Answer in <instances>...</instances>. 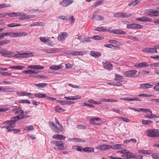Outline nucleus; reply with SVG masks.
Here are the masks:
<instances>
[{
  "label": "nucleus",
  "mask_w": 159,
  "mask_h": 159,
  "mask_svg": "<svg viewBox=\"0 0 159 159\" xmlns=\"http://www.w3.org/2000/svg\"><path fill=\"white\" fill-rule=\"evenodd\" d=\"M28 67L29 68L34 69H43L44 68L43 66L38 65H29L28 66Z\"/></svg>",
  "instance_id": "25"
},
{
  "label": "nucleus",
  "mask_w": 159,
  "mask_h": 159,
  "mask_svg": "<svg viewBox=\"0 0 159 159\" xmlns=\"http://www.w3.org/2000/svg\"><path fill=\"white\" fill-rule=\"evenodd\" d=\"M149 72L148 71H146L145 70H142L140 71L139 72V74H142L143 75H148L149 74Z\"/></svg>",
  "instance_id": "63"
},
{
  "label": "nucleus",
  "mask_w": 159,
  "mask_h": 159,
  "mask_svg": "<svg viewBox=\"0 0 159 159\" xmlns=\"http://www.w3.org/2000/svg\"><path fill=\"white\" fill-rule=\"evenodd\" d=\"M22 115H18L16 116L12 117L11 120L4 121L3 124H7V125H5L1 127L2 128H6L7 129V132H8L12 131L13 129V128L12 127V125H15L16 122L19 120L25 119L29 117L28 116L24 115V114H22Z\"/></svg>",
  "instance_id": "1"
},
{
  "label": "nucleus",
  "mask_w": 159,
  "mask_h": 159,
  "mask_svg": "<svg viewBox=\"0 0 159 159\" xmlns=\"http://www.w3.org/2000/svg\"><path fill=\"white\" fill-rule=\"evenodd\" d=\"M152 156L153 159H159V154L154 153L152 154Z\"/></svg>",
  "instance_id": "56"
},
{
  "label": "nucleus",
  "mask_w": 159,
  "mask_h": 159,
  "mask_svg": "<svg viewBox=\"0 0 159 159\" xmlns=\"http://www.w3.org/2000/svg\"><path fill=\"white\" fill-rule=\"evenodd\" d=\"M83 150L84 152L88 153L93 152L94 151V149L93 148L88 147H84Z\"/></svg>",
  "instance_id": "26"
},
{
  "label": "nucleus",
  "mask_w": 159,
  "mask_h": 159,
  "mask_svg": "<svg viewBox=\"0 0 159 159\" xmlns=\"http://www.w3.org/2000/svg\"><path fill=\"white\" fill-rule=\"evenodd\" d=\"M0 54L4 57H10L12 56V52L8 51L6 48H3L0 50Z\"/></svg>",
  "instance_id": "5"
},
{
  "label": "nucleus",
  "mask_w": 159,
  "mask_h": 159,
  "mask_svg": "<svg viewBox=\"0 0 159 159\" xmlns=\"http://www.w3.org/2000/svg\"><path fill=\"white\" fill-rule=\"evenodd\" d=\"M31 54L29 53H24L23 54H21V58H27L28 57H29L31 56Z\"/></svg>",
  "instance_id": "42"
},
{
  "label": "nucleus",
  "mask_w": 159,
  "mask_h": 159,
  "mask_svg": "<svg viewBox=\"0 0 159 159\" xmlns=\"http://www.w3.org/2000/svg\"><path fill=\"white\" fill-rule=\"evenodd\" d=\"M136 20L138 21H142L143 22H151L152 21L151 19L147 16H144L142 18H136Z\"/></svg>",
  "instance_id": "17"
},
{
  "label": "nucleus",
  "mask_w": 159,
  "mask_h": 159,
  "mask_svg": "<svg viewBox=\"0 0 159 159\" xmlns=\"http://www.w3.org/2000/svg\"><path fill=\"white\" fill-rule=\"evenodd\" d=\"M108 42L111 44H114L119 46L122 45L121 43L115 40H109Z\"/></svg>",
  "instance_id": "33"
},
{
  "label": "nucleus",
  "mask_w": 159,
  "mask_h": 159,
  "mask_svg": "<svg viewBox=\"0 0 159 159\" xmlns=\"http://www.w3.org/2000/svg\"><path fill=\"white\" fill-rule=\"evenodd\" d=\"M91 39H93L95 40H102L104 39V38L98 35H96L91 37Z\"/></svg>",
  "instance_id": "47"
},
{
  "label": "nucleus",
  "mask_w": 159,
  "mask_h": 159,
  "mask_svg": "<svg viewBox=\"0 0 159 159\" xmlns=\"http://www.w3.org/2000/svg\"><path fill=\"white\" fill-rule=\"evenodd\" d=\"M134 24H128L127 26V28L129 29H134Z\"/></svg>",
  "instance_id": "55"
},
{
  "label": "nucleus",
  "mask_w": 159,
  "mask_h": 159,
  "mask_svg": "<svg viewBox=\"0 0 159 159\" xmlns=\"http://www.w3.org/2000/svg\"><path fill=\"white\" fill-rule=\"evenodd\" d=\"M103 2V1L102 0H100L98 2H96L94 4V5L95 6H99L102 4Z\"/></svg>",
  "instance_id": "64"
},
{
  "label": "nucleus",
  "mask_w": 159,
  "mask_h": 159,
  "mask_svg": "<svg viewBox=\"0 0 159 159\" xmlns=\"http://www.w3.org/2000/svg\"><path fill=\"white\" fill-rule=\"evenodd\" d=\"M122 147L121 145L120 144H116L113 146V148L116 149H121Z\"/></svg>",
  "instance_id": "57"
},
{
  "label": "nucleus",
  "mask_w": 159,
  "mask_h": 159,
  "mask_svg": "<svg viewBox=\"0 0 159 159\" xmlns=\"http://www.w3.org/2000/svg\"><path fill=\"white\" fill-rule=\"evenodd\" d=\"M77 39H78L81 41L82 43H84L85 42V36L83 35H81L78 36Z\"/></svg>",
  "instance_id": "48"
},
{
  "label": "nucleus",
  "mask_w": 159,
  "mask_h": 159,
  "mask_svg": "<svg viewBox=\"0 0 159 159\" xmlns=\"http://www.w3.org/2000/svg\"><path fill=\"white\" fill-rule=\"evenodd\" d=\"M34 85L39 88H44L47 85V84L45 83H43L42 84L40 83L38 84H34Z\"/></svg>",
  "instance_id": "35"
},
{
  "label": "nucleus",
  "mask_w": 159,
  "mask_h": 159,
  "mask_svg": "<svg viewBox=\"0 0 159 159\" xmlns=\"http://www.w3.org/2000/svg\"><path fill=\"white\" fill-rule=\"evenodd\" d=\"M16 37L18 36H26L27 34L24 32L16 33Z\"/></svg>",
  "instance_id": "45"
},
{
  "label": "nucleus",
  "mask_w": 159,
  "mask_h": 159,
  "mask_svg": "<svg viewBox=\"0 0 159 159\" xmlns=\"http://www.w3.org/2000/svg\"><path fill=\"white\" fill-rule=\"evenodd\" d=\"M74 2L73 0H63L59 3V5L63 7H66L72 4Z\"/></svg>",
  "instance_id": "7"
},
{
  "label": "nucleus",
  "mask_w": 159,
  "mask_h": 159,
  "mask_svg": "<svg viewBox=\"0 0 159 159\" xmlns=\"http://www.w3.org/2000/svg\"><path fill=\"white\" fill-rule=\"evenodd\" d=\"M109 28L107 27L104 28L103 26L100 27H98L94 29V30H97L99 31H102V32H105V31H108L109 32Z\"/></svg>",
  "instance_id": "22"
},
{
  "label": "nucleus",
  "mask_w": 159,
  "mask_h": 159,
  "mask_svg": "<svg viewBox=\"0 0 159 159\" xmlns=\"http://www.w3.org/2000/svg\"><path fill=\"white\" fill-rule=\"evenodd\" d=\"M49 124L51 126L53 131L55 133H59L62 131L63 128L61 125H58V126H57L53 122H50Z\"/></svg>",
  "instance_id": "3"
},
{
  "label": "nucleus",
  "mask_w": 159,
  "mask_h": 159,
  "mask_svg": "<svg viewBox=\"0 0 159 159\" xmlns=\"http://www.w3.org/2000/svg\"><path fill=\"white\" fill-rule=\"evenodd\" d=\"M113 16L116 18H121V12H119L114 13Z\"/></svg>",
  "instance_id": "52"
},
{
  "label": "nucleus",
  "mask_w": 159,
  "mask_h": 159,
  "mask_svg": "<svg viewBox=\"0 0 159 159\" xmlns=\"http://www.w3.org/2000/svg\"><path fill=\"white\" fill-rule=\"evenodd\" d=\"M92 19H95L96 20H104V18L102 16H100L95 15L94 13L93 14Z\"/></svg>",
  "instance_id": "24"
},
{
  "label": "nucleus",
  "mask_w": 159,
  "mask_h": 159,
  "mask_svg": "<svg viewBox=\"0 0 159 159\" xmlns=\"http://www.w3.org/2000/svg\"><path fill=\"white\" fill-rule=\"evenodd\" d=\"M68 34L66 32H63L59 34L57 37L58 41H63L65 40Z\"/></svg>",
  "instance_id": "9"
},
{
  "label": "nucleus",
  "mask_w": 159,
  "mask_h": 159,
  "mask_svg": "<svg viewBox=\"0 0 159 159\" xmlns=\"http://www.w3.org/2000/svg\"><path fill=\"white\" fill-rule=\"evenodd\" d=\"M101 119L100 118L93 117L90 119L89 123L93 125H98L96 122L100 121Z\"/></svg>",
  "instance_id": "18"
},
{
  "label": "nucleus",
  "mask_w": 159,
  "mask_h": 159,
  "mask_svg": "<svg viewBox=\"0 0 159 159\" xmlns=\"http://www.w3.org/2000/svg\"><path fill=\"white\" fill-rule=\"evenodd\" d=\"M85 51H71L69 53V54H72L73 56H82L83 54H85Z\"/></svg>",
  "instance_id": "14"
},
{
  "label": "nucleus",
  "mask_w": 159,
  "mask_h": 159,
  "mask_svg": "<svg viewBox=\"0 0 159 159\" xmlns=\"http://www.w3.org/2000/svg\"><path fill=\"white\" fill-rule=\"evenodd\" d=\"M150 50L149 53H155L157 52V48H150Z\"/></svg>",
  "instance_id": "59"
},
{
  "label": "nucleus",
  "mask_w": 159,
  "mask_h": 159,
  "mask_svg": "<svg viewBox=\"0 0 159 159\" xmlns=\"http://www.w3.org/2000/svg\"><path fill=\"white\" fill-rule=\"evenodd\" d=\"M137 72V71L135 70H129L125 73V77H133Z\"/></svg>",
  "instance_id": "8"
},
{
  "label": "nucleus",
  "mask_w": 159,
  "mask_h": 159,
  "mask_svg": "<svg viewBox=\"0 0 159 159\" xmlns=\"http://www.w3.org/2000/svg\"><path fill=\"white\" fill-rule=\"evenodd\" d=\"M30 72V74H37L38 73H39L40 72V71L39 70H29Z\"/></svg>",
  "instance_id": "62"
},
{
  "label": "nucleus",
  "mask_w": 159,
  "mask_h": 159,
  "mask_svg": "<svg viewBox=\"0 0 159 159\" xmlns=\"http://www.w3.org/2000/svg\"><path fill=\"white\" fill-rule=\"evenodd\" d=\"M21 25H20L17 23H12L7 25V26L9 27H13L15 26H21Z\"/></svg>",
  "instance_id": "44"
},
{
  "label": "nucleus",
  "mask_w": 159,
  "mask_h": 159,
  "mask_svg": "<svg viewBox=\"0 0 159 159\" xmlns=\"http://www.w3.org/2000/svg\"><path fill=\"white\" fill-rule=\"evenodd\" d=\"M82 146H73L72 148L73 149H75L77 151L80 152L83 151V148H82Z\"/></svg>",
  "instance_id": "29"
},
{
  "label": "nucleus",
  "mask_w": 159,
  "mask_h": 159,
  "mask_svg": "<svg viewBox=\"0 0 159 159\" xmlns=\"http://www.w3.org/2000/svg\"><path fill=\"white\" fill-rule=\"evenodd\" d=\"M64 66L61 65H53L50 67V69L52 70H57L63 68Z\"/></svg>",
  "instance_id": "27"
},
{
  "label": "nucleus",
  "mask_w": 159,
  "mask_h": 159,
  "mask_svg": "<svg viewBox=\"0 0 159 159\" xmlns=\"http://www.w3.org/2000/svg\"><path fill=\"white\" fill-rule=\"evenodd\" d=\"M34 95L35 97H37L39 98L47 97V95L45 94L36 93L34 94Z\"/></svg>",
  "instance_id": "32"
},
{
  "label": "nucleus",
  "mask_w": 159,
  "mask_h": 159,
  "mask_svg": "<svg viewBox=\"0 0 159 159\" xmlns=\"http://www.w3.org/2000/svg\"><path fill=\"white\" fill-rule=\"evenodd\" d=\"M147 136L150 137H159V129H149L148 131Z\"/></svg>",
  "instance_id": "4"
},
{
  "label": "nucleus",
  "mask_w": 159,
  "mask_h": 159,
  "mask_svg": "<svg viewBox=\"0 0 159 159\" xmlns=\"http://www.w3.org/2000/svg\"><path fill=\"white\" fill-rule=\"evenodd\" d=\"M11 43V41L9 40H5L0 41V45H3L8 44Z\"/></svg>",
  "instance_id": "37"
},
{
  "label": "nucleus",
  "mask_w": 159,
  "mask_h": 159,
  "mask_svg": "<svg viewBox=\"0 0 159 159\" xmlns=\"http://www.w3.org/2000/svg\"><path fill=\"white\" fill-rule=\"evenodd\" d=\"M5 14L11 17H17L21 15V13L19 12H6Z\"/></svg>",
  "instance_id": "20"
},
{
  "label": "nucleus",
  "mask_w": 159,
  "mask_h": 159,
  "mask_svg": "<svg viewBox=\"0 0 159 159\" xmlns=\"http://www.w3.org/2000/svg\"><path fill=\"white\" fill-rule=\"evenodd\" d=\"M44 52L48 53H58L59 52V49L57 48H49L48 49H44L42 50Z\"/></svg>",
  "instance_id": "6"
},
{
  "label": "nucleus",
  "mask_w": 159,
  "mask_h": 159,
  "mask_svg": "<svg viewBox=\"0 0 159 159\" xmlns=\"http://www.w3.org/2000/svg\"><path fill=\"white\" fill-rule=\"evenodd\" d=\"M104 67L107 70H111L112 68V65L109 62L104 61L102 62Z\"/></svg>",
  "instance_id": "15"
},
{
  "label": "nucleus",
  "mask_w": 159,
  "mask_h": 159,
  "mask_svg": "<svg viewBox=\"0 0 159 159\" xmlns=\"http://www.w3.org/2000/svg\"><path fill=\"white\" fill-rule=\"evenodd\" d=\"M125 156L127 158H134L135 157V156L131 152L128 151L126 154Z\"/></svg>",
  "instance_id": "31"
},
{
  "label": "nucleus",
  "mask_w": 159,
  "mask_h": 159,
  "mask_svg": "<svg viewBox=\"0 0 159 159\" xmlns=\"http://www.w3.org/2000/svg\"><path fill=\"white\" fill-rule=\"evenodd\" d=\"M23 129L24 130L28 131L33 130L34 129V128L33 125H30L29 126L24 127Z\"/></svg>",
  "instance_id": "40"
},
{
  "label": "nucleus",
  "mask_w": 159,
  "mask_h": 159,
  "mask_svg": "<svg viewBox=\"0 0 159 159\" xmlns=\"http://www.w3.org/2000/svg\"><path fill=\"white\" fill-rule=\"evenodd\" d=\"M110 48L113 49L114 50L117 49L118 50L120 49V47L118 46H116L113 45H111Z\"/></svg>",
  "instance_id": "60"
},
{
  "label": "nucleus",
  "mask_w": 159,
  "mask_h": 159,
  "mask_svg": "<svg viewBox=\"0 0 159 159\" xmlns=\"http://www.w3.org/2000/svg\"><path fill=\"white\" fill-rule=\"evenodd\" d=\"M111 28H109V29H110ZM109 32L110 33H113L115 34H126V33L124 31H122L121 30H110L109 29Z\"/></svg>",
  "instance_id": "11"
},
{
  "label": "nucleus",
  "mask_w": 159,
  "mask_h": 159,
  "mask_svg": "<svg viewBox=\"0 0 159 159\" xmlns=\"http://www.w3.org/2000/svg\"><path fill=\"white\" fill-rule=\"evenodd\" d=\"M115 80H120L123 79L122 76L120 75H118L116 74L115 75Z\"/></svg>",
  "instance_id": "49"
},
{
  "label": "nucleus",
  "mask_w": 159,
  "mask_h": 159,
  "mask_svg": "<svg viewBox=\"0 0 159 159\" xmlns=\"http://www.w3.org/2000/svg\"><path fill=\"white\" fill-rule=\"evenodd\" d=\"M0 91L5 93L12 92L14 91V89L12 88H4L0 86Z\"/></svg>",
  "instance_id": "12"
},
{
  "label": "nucleus",
  "mask_w": 159,
  "mask_h": 159,
  "mask_svg": "<svg viewBox=\"0 0 159 159\" xmlns=\"http://www.w3.org/2000/svg\"><path fill=\"white\" fill-rule=\"evenodd\" d=\"M100 101L102 102H116L117 100H116L112 99L111 100L110 99H105V98H101L100 99Z\"/></svg>",
  "instance_id": "30"
},
{
  "label": "nucleus",
  "mask_w": 159,
  "mask_h": 159,
  "mask_svg": "<svg viewBox=\"0 0 159 159\" xmlns=\"http://www.w3.org/2000/svg\"><path fill=\"white\" fill-rule=\"evenodd\" d=\"M51 143L56 150H62L64 149V143L61 141H52Z\"/></svg>",
  "instance_id": "2"
},
{
  "label": "nucleus",
  "mask_w": 159,
  "mask_h": 159,
  "mask_svg": "<svg viewBox=\"0 0 159 159\" xmlns=\"http://www.w3.org/2000/svg\"><path fill=\"white\" fill-rule=\"evenodd\" d=\"M149 66L148 63L146 62H143L135 64L134 66L137 68H143L147 67Z\"/></svg>",
  "instance_id": "13"
},
{
  "label": "nucleus",
  "mask_w": 159,
  "mask_h": 159,
  "mask_svg": "<svg viewBox=\"0 0 159 159\" xmlns=\"http://www.w3.org/2000/svg\"><path fill=\"white\" fill-rule=\"evenodd\" d=\"M139 152L141 154H146L150 155V153L149 152V151L148 150H139Z\"/></svg>",
  "instance_id": "38"
},
{
  "label": "nucleus",
  "mask_w": 159,
  "mask_h": 159,
  "mask_svg": "<svg viewBox=\"0 0 159 159\" xmlns=\"http://www.w3.org/2000/svg\"><path fill=\"white\" fill-rule=\"evenodd\" d=\"M10 6V5H8L5 4V3H3L1 4H0V9L6 8Z\"/></svg>",
  "instance_id": "58"
},
{
  "label": "nucleus",
  "mask_w": 159,
  "mask_h": 159,
  "mask_svg": "<svg viewBox=\"0 0 159 159\" xmlns=\"http://www.w3.org/2000/svg\"><path fill=\"white\" fill-rule=\"evenodd\" d=\"M131 16V14L127 12H121V18H127Z\"/></svg>",
  "instance_id": "36"
},
{
  "label": "nucleus",
  "mask_w": 159,
  "mask_h": 159,
  "mask_svg": "<svg viewBox=\"0 0 159 159\" xmlns=\"http://www.w3.org/2000/svg\"><path fill=\"white\" fill-rule=\"evenodd\" d=\"M153 86V85L152 84L145 83L140 85V88L145 89L152 88Z\"/></svg>",
  "instance_id": "19"
},
{
  "label": "nucleus",
  "mask_w": 159,
  "mask_h": 159,
  "mask_svg": "<svg viewBox=\"0 0 159 159\" xmlns=\"http://www.w3.org/2000/svg\"><path fill=\"white\" fill-rule=\"evenodd\" d=\"M127 38L128 39L132 40H134L136 41H139V40L137 38H136V37H133L131 35H128L127 36Z\"/></svg>",
  "instance_id": "51"
},
{
  "label": "nucleus",
  "mask_w": 159,
  "mask_h": 159,
  "mask_svg": "<svg viewBox=\"0 0 159 159\" xmlns=\"http://www.w3.org/2000/svg\"><path fill=\"white\" fill-rule=\"evenodd\" d=\"M21 15L20 16V17L19 18V19L20 20H22L23 19H26V13H23L21 14Z\"/></svg>",
  "instance_id": "61"
},
{
  "label": "nucleus",
  "mask_w": 159,
  "mask_h": 159,
  "mask_svg": "<svg viewBox=\"0 0 159 159\" xmlns=\"http://www.w3.org/2000/svg\"><path fill=\"white\" fill-rule=\"evenodd\" d=\"M90 55L94 57H99L101 55V54L100 52L91 51L90 53Z\"/></svg>",
  "instance_id": "28"
},
{
  "label": "nucleus",
  "mask_w": 159,
  "mask_h": 159,
  "mask_svg": "<svg viewBox=\"0 0 159 159\" xmlns=\"http://www.w3.org/2000/svg\"><path fill=\"white\" fill-rule=\"evenodd\" d=\"M19 102L21 103H26L30 104V102L28 100L21 99L19 100Z\"/></svg>",
  "instance_id": "43"
},
{
  "label": "nucleus",
  "mask_w": 159,
  "mask_h": 159,
  "mask_svg": "<svg viewBox=\"0 0 159 159\" xmlns=\"http://www.w3.org/2000/svg\"><path fill=\"white\" fill-rule=\"evenodd\" d=\"M118 119H121L123 121L126 122H129V120L126 118H124L122 117H116Z\"/></svg>",
  "instance_id": "53"
},
{
  "label": "nucleus",
  "mask_w": 159,
  "mask_h": 159,
  "mask_svg": "<svg viewBox=\"0 0 159 159\" xmlns=\"http://www.w3.org/2000/svg\"><path fill=\"white\" fill-rule=\"evenodd\" d=\"M111 148L109 145L103 144L102 145H99L96 147V148L97 149L102 151H104L107 149H110Z\"/></svg>",
  "instance_id": "10"
},
{
  "label": "nucleus",
  "mask_w": 159,
  "mask_h": 159,
  "mask_svg": "<svg viewBox=\"0 0 159 159\" xmlns=\"http://www.w3.org/2000/svg\"><path fill=\"white\" fill-rule=\"evenodd\" d=\"M16 115L17 114H24V112L23 110L20 109H19V110L16 111L15 112Z\"/></svg>",
  "instance_id": "54"
},
{
  "label": "nucleus",
  "mask_w": 159,
  "mask_h": 159,
  "mask_svg": "<svg viewBox=\"0 0 159 159\" xmlns=\"http://www.w3.org/2000/svg\"><path fill=\"white\" fill-rule=\"evenodd\" d=\"M55 110L57 112H61L65 111L62 108H61L58 106H55Z\"/></svg>",
  "instance_id": "41"
},
{
  "label": "nucleus",
  "mask_w": 159,
  "mask_h": 159,
  "mask_svg": "<svg viewBox=\"0 0 159 159\" xmlns=\"http://www.w3.org/2000/svg\"><path fill=\"white\" fill-rule=\"evenodd\" d=\"M65 98L67 100H76L80 99L81 98V97L79 95H77L73 96H69L65 97Z\"/></svg>",
  "instance_id": "21"
},
{
  "label": "nucleus",
  "mask_w": 159,
  "mask_h": 159,
  "mask_svg": "<svg viewBox=\"0 0 159 159\" xmlns=\"http://www.w3.org/2000/svg\"><path fill=\"white\" fill-rule=\"evenodd\" d=\"M152 122V121L151 120H143L142 122V124L143 125H148Z\"/></svg>",
  "instance_id": "46"
},
{
  "label": "nucleus",
  "mask_w": 159,
  "mask_h": 159,
  "mask_svg": "<svg viewBox=\"0 0 159 159\" xmlns=\"http://www.w3.org/2000/svg\"><path fill=\"white\" fill-rule=\"evenodd\" d=\"M52 137L54 139H57L60 140H64L66 138V136L59 134H55Z\"/></svg>",
  "instance_id": "23"
},
{
  "label": "nucleus",
  "mask_w": 159,
  "mask_h": 159,
  "mask_svg": "<svg viewBox=\"0 0 159 159\" xmlns=\"http://www.w3.org/2000/svg\"><path fill=\"white\" fill-rule=\"evenodd\" d=\"M39 39L41 42L44 43H46L49 41V39L48 37H40L39 38Z\"/></svg>",
  "instance_id": "34"
},
{
  "label": "nucleus",
  "mask_w": 159,
  "mask_h": 159,
  "mask_svg": "<svg viewBox=\"0 0 159 159\" xmlns=\"http://www.w3.org/2000/svg\"><path fill=\"white\" fill-rule=\"evenodd\" d=\"M11 108H12V110L13 111H16L19 110L20 109V107L19 106H12Z\"/></svg>",
  "instance_id": "50"
},
{
  "label": "nucleus",
  "mask_w": 159,
  "mask_h": 159,
  "mask_svg": "<svg viewBox=\"0 0 159 159\" xmlns=\"http://www.w3.org/2000/svg\"><path fill=\"white\" fill-rule=\"evenodd\" d=\"M24 68V67L22 66H12L9 67V68L15 70H21Z\"/></svg>",
  "instance_id": "39"
},
{
  "label": "nucleus",
  "mask_w": 159,
  "mask_h": 159,
  "mask_svg": "<svg viewBox=\"0 0 159 159\" xmlns=\"http://www.w3.org/2000/svg\"><path fill=\"white\" fill-rule=\"evenodd\" d=\"M149 15L151 16H159V11H157V10H150Z\"/></svg>",
  "instance_id": "16"
}]
</instances>
